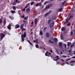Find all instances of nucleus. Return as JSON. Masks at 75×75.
<instances>
[{"label":"nucleus","instance_id":"1","mask_svg":"<svg viewBox=\"0 0 75 75\" xmlns=\"http://www.w3.org/2000/svg\"><path fill=\"white\" fill-rule=\"evenodd\" d=\"M26 36H27V34H26V32H24L23 35V34H22L21 35V38L22 41L23 42H24V38L25 37H26Z\"/></svg>","mask_w":75,"mask_h":75},{"label":"nucleus","instance_id":"2","mask_svg":"<svg viewBox=\"0 0 75 75\" xmlns=\"http://www.w3.org/2000/svg\"><path fill=\"white\" fill-rule=\"evenodd\" d=\"M5 37V34L4 33H1L0 34V41H2L3 40V39Z\"/></svg>","mask_w":75,"mask_h":75},{"label":"nucleus","instance_id":"3","mask_svg":"<svg viewBox=\"0 0 75 75\" xmlns=\"http://www.w3.org/2000/svg\"><path fill=\"white\" fill-rule=\"evenodd\" d=\"M52 6V4H49L46 6L44 10H46L48 9V8H50V7H51Z\"/></svg>","mask_w":75,"mask_h":75},{"label":"nucleus","instance_id":"4","mask_svg":"<svg viewBox=\"0 0 75 75\" xmlns=\"http://www.w3.org/2000/svg\"><path fill=\"white\" fill-rule=\"evenodd\" d=\"M30 5V3H28V4H27L25 7V8L23 9H22L23 11H25L26 8H27L28 7V6Z\"/></svg>","mask_w":75,"mask_h":75},{"label":"nucleus","instance_id":"5","mask_svg":"<svg viewBox=\"0 0 75 75\" xmlns=\"http://www.w3.org/2000/svg\"><path fill=\"white\" fill-rule=\"evenodd\" d=\"M51 52H49L48 51L46 52V53H45V55L46 56H47V57H51Z\"/></svg>","mask_w":75,"mask_h":75},{"label":"nucleus","instance_id":"6","mask_svg":"<svg viewBox=\"0 0 75 75\" xmlns=\"http://www.w3.org/2000/svg\"><path fill=\"white\" fill-rule=\"evenodd\" d=\"M52 12V11L50 10L47 13H46L45 15L44 16L45 17H47V16H48V15H49V14H50V13H51Z\"/></svg>","mask_w":75,"mask_h":75},{"label":"nucleus","instance_id":"7","mask_svg":"<svg viewBox=\"0 0 75 75\" xmlns=\"http://www.w3.org/2000/svg\"><path fill=\"white\" fill-rule=\"evenodd\" d=\"M48 19H50L48 20V22H47V24L48 25L49 24H51V21H52V20H51V18H49Z\"/></svg>","mask_w":75,"mask_h":75},{"label":"nucleus","instance_id":"8","mask_svg":"<svg viewBox=\"0 0 75 75\" xmlns=\"http://www.w3.org/2000/svg\"><path fill=\"white\" fill-rule=\"evenodd\" d=\"M55 23V22L54 21H53V23H52L50 24V28H51V27H54V24Z\"/></svg>","mask_w":75,"mask_h":75},{"label":"nucleus","instance_id":"9","mask_svg":"<svg viewBox=\"0 0 75 75\" xmlns=\"http://www.w3.org/2000/svg\"><path fill=\"white\" fill-rule=\"evenodd\" d=\"M37 22H38V19H37V18H36L35 19L34 21V23L35 24V25H37Z\"/></svg>","mask_w":75,"mask_h":75},{"label":"nucleus","instance_id":"10","mask_svg":"<svg viewBox=\"0 0 75 75\" xmlns=\"http://www.w3.org/2000/svg\"><path fill=\"white\" fill-rule=\"evenodd\" d=\"M46 38H48V37H50V33H46Z\"/></svg>","mask_w":75,"mask_h":75},{"label":"nucleus","instance_id":"11","mask_svg":"<svg viewBox=\"0 0 75 75\" xmlns=\"http://www.w3.org/2000/svg\"><path fill=\"white\" fill-rule=\"evenodd\" d=\"M20 27V25L18 24H16L15 25V29H17V28H18Z\"/></svg>","mask_w":75,"mask_h":75},{"label":"nucleus","instance_id":"12","mask_svg":"<svg viewBox=\"0 0 75 75\" xmlns=\"http://www.w3.org/2000/svg\"><path fill=\"white\" fill-rule=\"evenodd\" d=\"M59 46L60 48H61V47H62V43L61 42H59Z\"/></svg>","mask_w":75,"mask_h":75},{"label":"nucleus","instance_id":"13","mask_svg":"<svg viewBox=\"0 0 75 75\" xmlns=\"http://www.w3.org/2000/svg\"><path fill=\"white\" fill-rule=\"evenodd\" d=\"M24 27V23L21 24L20 27V29H23Z\"/></svg>","mask_w":75,"mask_h":75},{"label":"nucleus","instance_id":"14","mask_svg":"<svg viewBox=\"0 0 75 75\" xmlns=\"http://www.w3.org/2000/svg\"><path fill=\"white\" fill-rule=\"evenodd\" d=\"M65 3H66V1H64L63 2H62L61 4L62 6H64L65 5Z\"/></svg>","mask_w":75,"mask_h":75},{"label":"nucleus","instance_id":"15","mask_svg":"<svg viewBox=\"0 0 75 75\" xmlns=\"http://www.w3.org/2000/svg\"><path fill=\"white\" fill-rule=\"evenodd\" d=\"M54 42H58V39L56 38H54Z\"/></svg>","mask_w":75,"mask_h":75},{"label":"nucleus","instance_id":"16","mask_svg":"<svg viewBox=\"0 0 75 75\" xmlns=\"http://www.w3.org/2000/svg\"><path fill=\"white\" fill-rule=\"evenodd\" d=\"M26 13H29V12L30 11V9L29 8H27L26 10Z\"/></svg>","mask_w":75,"mask_h":75},{"label":"nucleus","instance_id":"17","mask_svg":"<svg viewBox=\"0 0 75 75\" xmlns=\"http://www.w3.org/2000/svg\"><path fill=\"white\" fill-rule=\"evenodd\" d=\"M61 30L62 31H65V28L64 27H62L61 28Z\"/></svg>","mask_w":75,"mask_h":75},{"label":"nucleus","instance_id":"18","mask_svg":"<svg viewBox=\"0 0 75 75\" xmlns=\"http://www.w3.org/2000/svg\"><path fill=\"white\" fill-rule=\"evenodd\" d=\"M63 10V8H61L59 10V12H62V11Z\"/></svg>","mask_w":75,"mask_h":75},{"label":"nucleus","instance_id":"19","mask_svg":"<svg viewBox=\"0 0 75 75\" xmlns=\"http://www.w3.org/2000/svg\"><path fill=\"white\" fill-rule=\"evenodd\" d=\"M4 25H6V19H4Z\"/></svg>","mask_w":75,"mask_h":75},{"label":"nucleus","instance_id":"20","mask_svg":"<svg viewBox=\"0 0 75 75\" xmlns=\"http://www.w3.org/2000/svg\"><path fill=\"white\" fill-rule=\"evenodd\" d=\"M11 25H9L8 26V30H11Z\"/></svg>","mask_w":75,"mask_h":75},{"label":"nucleus","instance_id":"21","mask_svg":"<svg viewBox=\"0 0 75 75\" xmlns=\"http://www.w3.org/2000/svg\"><path fill=\"white\" fill-rule=\"evenodd\" d=\"M49 42L50 43H52V44H54V42L51 41V39H50L49 40Z\"/></svg>","mask_w":75,"mask_h":75},{"label":"nucleus","instance_id":"22","mask_svg":"<svg viewBox=\"0 0 75 75\" xmlns=\"http://www.w3.org/2000/svg\"><path fill=\"white\" fill-rule=\"evenodd\" d=\"M60 38L61 40H63V34H61L60 35Z\"/></svg>","mask_w":75,"mask_h":75},{"label":"nucleus","instance_id":"23","mask_svg":"<svg viewBox=\"0 0 75 75\" xmlns=\"http://www.w3.org/2000/svg\"><path fill=\"white\" fill-rule=\"evenodd\" d=\"M47 27H45V28H43V31H44V32H45V31H46V29H47Z\"/></svg>","mask_w":75,"mask_h":75},{"label":"nucleus","instance_id":"24","mask_svg":"<svg viewBox=\"0 0 75 75\" xmlns=\"http://www.w3.org/2000/svg\"><path fill=\"white\" fill-rule=\"evenodd\" d=\"M40 35H42L43 34V33H42V31H41V30L40 31Z\"/></svg>","mask_w":75,"mask_h":75},{"label":"nucleus","instance_id":"25","mask_svg":"<svg viewBox=\"0 0 75 75\" xmlns=\"http://www.w3.org/2000/svg\"><path fill=\"white\" fill-rule=\"evenodd\" d=\"M13 8L14 10H15V11H16V7H15V6H13Z\"/></svg>","mask_w":75,"mask_h":75},{"label":"nucleus","instance_id":"26","mask_svg":"<svg viewBox=\"0 0 75 75\" xmlns=\"http://www.w3.org/2000/svg\"><path fill=\"white\" fill-rule=\"evenodd\" d=\"M16 4H17V3L15 2H13L12 4V5H16Z\"/></svg>","mask_w":75,"mask_h":75},{"label":"nucleus","instance_id":"27","mask_svg":"<svg viewBox=\"0 0 75 75\" xmlns=\"http://www.w3.org/2000/svg\"><path fill=\"white\" fill-rule=\"evenodd\" d=\"M11 13H16V11H14L13 10H12L11 11Z\"/></svg>","mask_w":75,"mask_h":75},{"label":"nucleus","instance_id":"28","mask_svg":"<svg viewBox=\"0 0 75 75\" xmlns=\"http://www.w3.org/2000/svg\"><path fill=\"white\" fill-rule=\"evenodd\" d=\"M35 47L37 48H38V47H39V46L38 45L36 44Z\"/></svg>","mask_w":75,"mask_h":75},{"label":"nucleus","instance_id":"29","mask_svg":"<svg viewBox=\"0 0 75 75\" xmlns=\"http://www.w3.org/2000/svg\"><path fill=\"white\" fill-rule=\"evenodd\" d=\"M75 45L74 44H72L70 46L71 48H72L73 47H75Z\"/></svg>","mask_w":75,"mask_h":75},{"label":"nucleus","instance_id":"30","mask_svg":"<svg viewBox=\"0 0 75 75\" xmlns=\"http://www.w3.org/2000/svg\"><path fill=\"white\" fill-rule=\"evenodd\" d=\"M75 62V61H71L70 62V63L71 64L72 63H74Z\"/></svg>","mask_w":75,"mask_h":75},{"label":"nucleus","instance_id":"31","mask_svg":"<svg viewBox=\"0 0 75 75\" xmlns=\"http://www.w3.org/2000/svg\"><path fill=\"white\" fill-rule=\"evenodd\" d=\"M28 16H27L26 17H25L24 18V20H26L27 18H28Z\"/></svg>","mask_w":75,"mask_h":75},{"label":"nucleus","instance_id":"32","mask_svg":"<svg viewBox=\"0 0 75 75\" xmlns=\"http://www.w3.org/2000/svg\"><path fill=\"white\" fill-rule=\"evenodd\" d=\"M38 5L40 7H41V6H42V5H41V2L40 3H39L38 4Z\"/></svg>","mask_w":75,"mask_h":75},{"label":"nucleus","instance_id":"33","mask_svg":"<svg viewBox=\"0 0 75 75\" xmlns=\"http://www.w3.org/2000/svg\"><path fill=\"white\" fill-rule=\"evenodd\" d=\"M52 20H53L55 21V20H56V17H54L53 18H52Z\"/></svg>","mask_w":75,"mask_h":75},{"label":"nucleus","instance_id":"34","mask_svg":"<svg viewBox=\"0 0 75 75\" xmlns=\"http://www.w3.org/2000/svg\"><path fill=\"white\" fill-rule=\"evenodd\" d=\"M69 21V19H67L66 21V23H68V22Z\"/></svg>","mask_w":75,"mask_h":75},{"label":"nucleus","instance_id":"35","mask_svg":"<svg viewBox=\"0 0 75 75\" xmlns=\"http://www.w3.org/2000/svg\"><path fill=\"white\" fill-rule=\"evenodd\" d=\"M69 25H71V23H69L67 25V26H69Z\"/></svg>","mask_w":75,"mask_h":75},{"label":"nucleus","instance_id":"36","mask_svg":"<svg viewBox=\"0 0 75 75\" xmlns=\"http://www.w3.org/2000/svg\"><path fill=\"white\" fill-rule=\"evenodd\" d=\"M3 21V20L1 19H0V24L2 23V22Z\"/></svg>","mask_w":75,"mask_h":75},{"label":"nucleus","instance_id":"37","mask_svg":"<svg viewBox=\"0 0 75 75\" xmlns=\"http://www.w3.org/2000/svg\"><path fill=\"white\" fill-rule=\"evenodd\" d=\"M34 2H32L31 3V6H33V4H34Z\"/></svg>","mask_w":75,"mask_h":75},{"label":"nucleus","instance_id":"38","mask_svg":"<svg viewBox=\"0 0 75 75\" xmlns=\"http://www.w3.org/2000/svg\"><path fill=\"white\" fill-rule=\"evenodd\" d=\"M71 44V43L70 42V43L69 42H68L67 43V45L68 46H69V44Z\"/></svg>","mask_w":75,"mask_h":75},{"label":"nucleus","instance_id":"39","mask_svg":"<svg viewBox=\"0 0 75 75\" xmlns=\"http://www.w3.org/2000/svg\"><path fill=\"white\" fill-rule=\"evenodd\" d=\"M25 28H23V29H22V32H23V31H25Z\"/></svg>","mask_w":75,"mask_h":75},{"label":"nucleus","instance_id":"40","mask_svg":"<svg viewBox=\"0 0 75 75\" xmlns=\"http://www.w3.org/2000/svg\"><path fill=\"white\" fill-rule=\"evenodd\" d=\"M24 17H25V15L24 14H23V16H21V17H22V18H24Z\"/></svg>","mask_w":75,"mask_h":75},{"label":"nucleus","instance_id":"41","mask_svg":"<svg viewBox=\"0 0 75 75\" xmlns=\"http://www.w3.org/2000/svg\"><path fill=\"white\" fill-rule=\"evenodd\" d=\"M70 17L71 18H73V16H72V15H71V16H70Z\"/></svg>","mask_w":75,"mask_h":75},{"label":"nucleus","instance_id":"42","mask_svg":"<svg viewBox=\"0 0 75 75\" xmlns=\"http://www.w3.org/2000/svg\"><path fill=\"white\" fill-rule=\"evenodd\" d=\"M29 43L30 44V45H33V44H32V43H31V42H29Z\"/></svg>","mask_w":75,"mask_h":75},{"label":"nucleus","instance_id":"43","mask_svg":"<svg viewBox=\"0 0 75 75\" xmlns=\"http://www.w3.org/2000/svg\"><path fill=\"white\" fill-rule=\"evenodd\" d=\"M48 3V1H46V2H45L44 4H46L47 3Z\"/></svg>","mask_w":75,"mask_h":75},{"label":"nucleus","instance_id":"44","mask_svg":"<svg viewBox=\"0 0 75 75\" xmlns=\"http://www.w3.org/2000/svg\"><path fill=\"white\" fill-rule=\"evenodd\" d=\"M62 57H64V58L67 57V56L65 55H62Z\"/></svg>","mask_w":75,"mask_h":75},{"label":"nucleus","instance_id":"45","mask_svg":"<svg viewBox=\"0 0 75 75\" xmlns=\"http://www.w3.org/2000/svg\"><path fill=\"white\" fill-rule=\"evenodd\" d=\"M34 24V22L33 21H32L31 23V24Z\"/></svg>","mask_w":75,"mask_h":75},{"label":"nucleus","instance_id":"46","mask_svg":"<svg viewBox=\"0 0 75 75\" xmlns=\"http://www.w3.org/2000/svg\"><path fill=\"white\" fill-rule=\"evenodd\" d=\"M71 50H70L69 51V53H70V54H71Z\"/></svg>","mask_w":75,"mask_h":75},{"label":"nucleus","instance_id":"47","mask_svg":"<svg viewBox=\"0 0 75 75\" xmlns=\"http://www.w3.org/2000/svg\"><path fill=\"white\" fill-rule=\"evenodd\" d=\"M64 46L65 48H67V45H66V44L64 45Z\"/></svg>","mask_w":75,"mask_h":75},{"label":"nucleus","instance_id":"48","mask_svg":"<svg viewBox=\"0 0 75 75\" xmlns=\"http://www.w3.org/2000/svg\"><path fill=\"white\" fill-rule=\"evenodd\" d=\"M71 34L72 35H73V32L72 31H71Z\"/></svg>","mask_w":75,"mask_h":75},{"label":"nucleus","instance_id":"49","mask_svg":"<svg viewBox=\"0 0 75 75\" xmlns=\"http://www.w3.org/2000/svg\"><path fill=\"white\" fill-rule=\"evenodd\" d=\"M72 58H73V59H74V58H75V57L74 56L72 57Z\"/></svg>","mask_w":75,"mask_h":75},{"label":"nucleus","instance_id":"50","mask_svg":"<svg viewBox=\"0 0 75 75\" xmlns=\"http://www.w3.org/2000/svg\"><path fill=\"white\" fill-rule=\"evenodd\" d=\"M50 52H51V53H52V50H50Z\"/></svg>","mask_w":75,"mask_h":75},{"label":"nucleus","instance_id":"51","mask_svg":"<svg viewBox=\"0 0 75 75\" xmlns=\"http://www.w3.org/2000/svg\"><path fill=\"white\" fill-rule=\"evenodd\" d=\"M38 39H37L35 41L36 42L38 41Z\"/></svg>","mask_w":75,"mask_h":75},{"label":"nucleus","instance_id":"52","mask_svg":"<svg viewBox=\"0 0 75 75\" xmlns=\"http://www.w3.org/2000/svg\"><path fill=\"white\" fill-rule=\"evenodd\" d=\"M58 59H59V58H57V59H56V61H57Z\"/></svg>","mask_w":75,"mask_h":75},{"label":"nucleus","instance_id":"53","mask_svg":"<svg viewBox=\"0 0 75 75\" xmlns=\"http://www.w3.org/2000/svg\"><path fill=\"white\" fill-rule=\"evenodd\" d=\"M43 1H44V0H41V2H42V3H43Z\"/></svg>","mask_w":75,"mask_h":75},{"label":"nucleus","instance_id":"54","mask_svg":"<svg viewBox=\"0 0 75 75\" xmlns=\"http://www.w3.org/2000/svg\"><path fill=\"white\" fill-rule=\"evenodd\" d=\"M38 4H37V5H36V7H38Z\"/></svg>","mask_w":75,"mask_h":75},{"label":"nucleus","instance_id":"55","mask_svg":"<svg viewBox=\"0 0 75 75\" xmlns=\"http://www.w3.org/2000/svg\"><path fill=\"white\" fill-rule=\"evenodd\" d=\"M27 41H28V42H29V43L30 42V40H28Z\"/></svg>","mask_w":75,"mask_h":75},{"label":"nucleus","instance_id":"56","mask_svg":"<svg viewBox=\"0 0 75 75\" xmlns=\"http://www.w3.org/2000/svg\"><path fill=\"white\" fill-rule=\"evenodd\" d=\"M9 18H11H11H12L11 17V16H9Z\"/></svg>","mask_w":75,"mask_h":75},{"label":"nucleus","instance_id":"57","mask_svg":"<svg viewBox=\"0 0 75 75\" xmlns=\"http://www.w3.org/2000/svg\"><path fill=\"white\" fill-rule=\"evenodd\" d=\"M56 57L57 58H58L59 57V56H57Z\"/></svg>","mask_w":75,"mask_h":75},{"label":"nucleus","instance_id":"58","mask_svg":"<svg viewBox=\"0 0 75 75\" xmlns=\"http://www.w3.org/2000/svg\"><path fill=\"white\" fill-rule=\"evenodd\" d=\"M61 60H62V61H63V62H64V60H63V59H61Z\"/></svg>","mask_w":75,"mask_h":75},{"label":"nucleus","instance_id":"59","mask_svg":"<svg viewBox=\"0 0 75 75\" xmlns=\"http://www.w3.org/2000/svg\"><path fill=\"white\" fill-rule=\"evenodd\" d=\"M56 51L57 52V53L58 54L59 52H58V50H56Z\"/></svg>","mask_w":75,"mask_h":75},{"label":"nucleus","instance_id":"60","mask_svg":"<svg viewBox=\"0 0 75 75\" xmlns=\"http://www.w3.org/2000/svg\"><path fill=\"white\" fill-rule=\"evenodd\" d=\"M60 53H61V54H63V53H62V51L60 52Z\"/></svg>","mask_w":75,"mask_h":75},{"label":"nucleus","instance_id":"61","mask_svg":"<svg viewBox=\"0 0 75 75\" xmlns=\"http://www.w3.org/2000/svg\"><path fill=\"white\" fill-rule=\"evenodd\" d=\"M66 62V63H67V64L68 65H69V63L68 62Z\"/></svg>","mask_w":75,"mask_h":75},{"label":"nucleus","instance_id":"62","mask_svg":"<svg viewBox=\"0 0 75 75\" xmlns=\"http://www.w3.org/2000/svg\"><path fill=\"white\" fill-rule=\"evenodd\" d=\"M73 54H74L75 55V51L74 52Z\"/></svg>","mask_w":75,"mask_h":75},{"label":"nucleus","instance_id":"63","mask_svg":"<svg viewBox=\"0 0 75 75\" xmlns=\"http://www.w3.org/2000/svg\"><path fill=\"white\" fill-rule=\"evenodd\" d=\"M35 42H36V41H35V40H34L33 41V42H34V43Z\"/></svg>","mask_w":75,"mask_h":75},{"label":"nucleus","instance_id":"64","mask_svg":"<svg viewBox=\"0 0 75 75\" xmlns=\"http://www.w3.org/2000/svg\"><path fill=\"white\" fill-rule=\"evenodd\" d=\"M36 44H38V41L36 42Z\"/></svg>","mask_w":75,"mask_h":75}]
</instances>
